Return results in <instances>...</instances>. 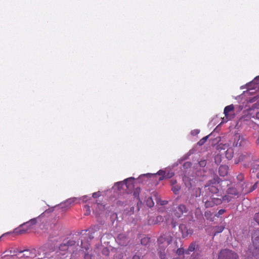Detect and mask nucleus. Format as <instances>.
Wrapping results in <instances>:
<instances>
[{"instance_id": "1", "label": "nucleus", "mask_w": 259, "mask_h": 259, "mask_svg": "<svg viewBox=\"0 0 259 259\" xmlns=\"http://www.w3.org/2000/svg\"><path fill=\"white\" fill-rule=\"evenodd\" d=\"M248 250L254 258L259 259V230H255L252 233L251 243Z\"/></svg>"}, {"instance_id": "2", "label": "nucleus", "mask_w": 259, "mask_h": 259, "mask_svg": "<svg viewBox=\"0 0 259 259\" xmlns=\"http://www.w3.org/2000/svg\"><path fill=\"white\" fill-rule=\"evenodd\" d=\"M172 238L170 232L166 231L163 232L157 239L159 247L165 249L171 243Z\"/></svg>"}, {"instance_id": "3", "label": "nucleus", "mask_w": 259, "mask_h": 259, "mask_svg": "<svg viewBox=\"0 0 259 259\" xmlns=\"http://www.w3.org/2000/svg\"><path fill=\"white\" fill-rule=\"evenodd\" d=\"M218 259H239V256L234 251L228 249H224L220 251L218 254Z\"/></svg>"}, {"instance_id": "4", "label": "nucleus", "mask_w": 259, "mask_h": 259, "mask_svg": "<svg viewBox=\"0 0 259 259\" xmlns=\"http://www.w3.org/2000/svg\"><path fill=\"white\" fill-rule=\"evenodd\" d=\"M36 223V219H31L30 221L23 223V224L21 225L17 229H16V233L19 234H22L30 229L32 228V226L34 225Z\"/></svg>"}, {"instance_id": "5", "label": "nucleus", "mask_w": 259, "mask_h": 259, "mask_svg": "<svg viewBox=\"0 0 259 259\" xmlns=\"http://www.w3.org/2000/svg\"><path fill=\"white\" fill-rule=\"evenodd\" d=\"M218 179L219 178H217V179H214L213 180H210L205 186V187H207V190L211 193L217 194L219 192L218 187L220 186V184Z\"/></svg>"}, {"instance_id": "6", "label": "nucleus", "mask_w": 259, "mask_h": 259, "mask_svg": "<svg viewBox=\"0 0 259 259\" xmlns=\"http://www.w3.org/2000/svg\"><path fill=\"white\" fill-rule=\"evenodd\" d=\"M253 159V154L251 152H244L242 153L238 157V160L236 163L239 162H244L246 164L250 163Z\"/></svg>"}, {"instance_id": "7", "label": "nucleus", "mask_w": 259, "mask_h": 259, "mask_svg": "<svg viewBox=\"0 0 259 259\" xmlns=\"http://www.w3.org/2000/svg\"><path fill=\"white\" fill-rule=\"evenodd\" d=\"M187 211L188 209L185 205L180 204L174 210L173 213L175 217L180 218L182 217L184 213H187Z\"/></svg>"}, {"instance_id": "8", "label": "nucleus", "mask_w": 259, "mask_h": 259, "mask_svg": "<svg viewBox=\"0 0 259 259\" xmlns=\"http://www.w3.org/2000/svg\"><path fill=\"white\" fill-rule=\"evenodd\" d=\"M179 229L183 238H186L189 235L191 236L193 233V230L191 228L188 227L184 224H181L179 226Z\"/></svg>"}, {"instance_id": "9", "label": "nucleus", "mask_w": 259, "mask_h": 259, "mask_svg": "<svg viewBox=\"0 0 259 259\" xmlns=\"http://www.w3.org/2000/svg\"><path fill=\"white\" fill-rule=\"evenodd\" d=\"M246 143V141L239 134H236L234 136L233 146L234 147L243 146Z\"/></svg>"}, {"instance_id": "10", "label": "nucleus", "mask_w": 259, "mask_h": 259, "mask_svg": "<svg viewBox=\"0 0 259 259\" xmlns=\"http://www.w3.org/2000/svg\"><path fill=\"white\" fill-rule=\"evenodd\" d=\"M75 241L74 240H69L66 243H62L59 246L60 254H65V251H67L69 247L74 245Z\"/></svg>"}, {"instance_id": "11", "label": "nucleus", "mask_w": 259, "mask_h": 259, "mask_svg": "<svg viewBox=\"0 0 259 259\" xmlns=\"http://www.w3.org/2000/svg\"><path fill=\"white\" fill-rule=\"evenodd\" d=\"M234 110V107L232 104L227 106L225 108L224 113L225 114L227 121L231 119V118L233 117L232 114L230 113V112H233Z\"/></svg>"}, {"instance_id": "12", "label": "nucleus", "mask_w": 259, "mask_h": 259, "mask_svg": "<svg viewBox=\"0 0 259 259\" xmlns=\"http://www.w3.org/2000/svg\"><path fill=\"white\" fill-rule=\"evenodd\" d=\"M250 183L249 182H244L243 183H240V190L241 194H246L249 193V188Z\"/></svg>"}, {"instance_id": "13", "label": "nucleus", "mask_w": 259, "mask_h": 259, "mask_svg": "<svg viewBox=\"0 0 259 259\" xmlns=\"http://www.w3.org/2000/svg\"><path fill=\"white\" fill-rule=\"evenodd\" d=\"M79 200L80 199L77 197L70 198L66 200L62 205L69 207L75 204L79 203Z\"/></svg>"}, {"instance_id": "14", "label": "nucleus", "mask_w": 259, "mask_h": 259, "mask_svg": "<svg viewBox=\"0 0 259 259\" xmlns=\"http://www.w3.org/2000/svg\"><path fill=\"white\" fill-rule=\"evenodd\" d=\"M117 239L118 243L122 246L126 245L128 242V239L124 234H119L117 236Z\"/></svg>"}, {"instance_id": "15", "label": "nucleus", "mask_w": 259, "mask_h": 259, "mask_svg": "<svg viewBox=\"0 0 259 259\" xmlns=\"http://www.w3.org/2000/svg\"><path fill=\"white\" fill-rule=\"evenodd\" d=\"M229 167L226 165H221L219 168V174L221 177H225L228 173Z\"/></svg>"}, {"instance_id": "16", "label": "nucleus", "mask_w": 259, "mask_h": 259, "mask_svg": "<svg viewBox=\"0 0 259 259\" xmlns=\"http://www.w3.org/2000/svg\"><path fill=\"white\" fill-rule=\"evenodd\" d=\"M227 192L228 195H232L234 196H236L237 197H239L241 195L240 189L238 190L236 189V188L233 187L229 188L227 190Z\"/></svg>"}, {"instance_id": "17", "label": "nucleus", "mask_w": 259, "mask_h": 259, "mask_svg": "<svg viewBox=\"0 0 259 259\" xmlns=\"http://www.w3.org/2000/svg\"><path fill=\"white\" fill-rule=\"evenodd\" d=\"M157 174L162 176V177L159 178V181H161V180H162L166 178H169L172 177L173 175H174L173 173L168 174L167 175H166L165 171H163V170H159L158 171V172H157Z\"/></svg>"}, {"instance_id": "18", "label": "nucleus", "mask_w": 259, "mask_h": 259, "mask_svg": "<svg viewBox=\"0 0 259 259\" xmlns=\"http://www.w3.org/2000/svg\"><path fill=\"white\" fill-rule=\"evenodd\" d=\"M196 243L195 242H192L189 246L187 249L185 250V254H189L190 252L194 251L197 246Z\"/></svg>"}, {"instance_id": "19", "label": "nucleus", "mask_w": 259, "mask_h": 259, "mask_svg": "<svg viewBox=\"0 0 259 259\" xmlns=\"http://www.w3.org/2000/svg\"><path fill=\"white\" fill-rule=\"evenodd\" d=\"M203 202L204 203L205 206L207 208L211 207L215 205L211 198L209 200H206V198H203Z\"/></svg>"}, {"instance_id": "20", "label": "nucleus", "mask_w": 259, "mask_h": 259, "mask_svg": "<svg viewBox=\"0 0 259 259\" xmlns=\"http://www.w3.org/2000/svg\"><path fill=\"white\" fill-rule=\"evenodd\" d=\"M81 247L82 249H84L87 251L90 247V244L88 241H86L85 237L84 239L81 240Z\"/></svg>"}, {"instance_id": "21", "label": "nucleus", "mask_w": 259, "mask_h": 259, "mask_svg": "<svg viewBox=\"0 0 259 259\" xmlns=\"http://www.w3.org/2000/svg\"><path fill=\"white\" fill-rule=\"evenodd\" d=\"M134 179L133 178H130L124 180V183L127 188H132L134 187L133 181Z\"/></svg>"}, {"instance_id": "22", "label": "nucleus", "mask_w": 259, "mask_h": 259, "mask_svg": "<svg viewBox=\"0 0 259 259\" xmlns=\"http://www.w3.org/2000/svg\"><path fill=\"white\" fill-rule=\"evenodd\" d=\"M234 150L232 148H227L226 151V157L228 159H231L233 157Z\"/></svg>"}, {"instance_id": "23", "label": "nucleus", "mask_w": 259, "mask_h": 259, "mask_svg": "<svg viewBox=\"0 0 259 259\" xmlns=\"http://www.w3.org/2000/svg\"><path fill=\"white\" fill-rule=\"evenodd\" d=\"M211 198L213 200V203L215 205L220 204L222 203L221 196H220V197H215L212 196V197H211Z\"/></svg>"}, {"instance_id": "24", "label": "nucleus", "mask_w": 259, "mask_h": 259, "mask_svg": "<svg viewBox=\"0 0 259 259\" xmlns=\"http://www.w3.org/2000/svg\"><path fill=\"white\" fill-rule=\"evenodd\" d=\"M225 229V227L223 226L216 227L214 229V235H216L217 234L221 233Z\"/></svg>"}, {"instance_id": "25", "label": "nucleus", "mask_w": 259, "mask_h": 259, "mask_svg": "<svg viewBox=\"0 0 259 259\" xmlns=\"http://www.w3.org/2000/svg\"><path fill=\"white\" fill-rule=\"evenodd\" d=\"M209 135L206 136L203 138H202L198 143L197 144L199 146L203 145L206 141L207 140Z\"/></svg>"}, {"instance_id": "26", "label": "nucleus", "mask_w": 259, "mask_h": 259, "mask_svg": "<svg viewBox=\"0 0 259 259\" xmlns=\"http://www.w3.org/2000/svg\"><path fill=\"white\" fill-rule=\"evenodd\" d=\"M180 190V187L178 185L173 186L171 188V190L175 194H177L179 193V192Z\"/></svg>"}, {"instance_id": "27", "label": "nucleus", "mask_w": 259, "mask_h": 259, "mask_svg": "<svg viewBox=\"0 0 259 259\" xmlns=\"http://www.w3.org/2000/svg\"><path fill=\"white\" fill-rule=\"evenodd\" d=\"M150 238L148 237H144L141 239V243L143 245H146L149 242Z\"/></svg>"}, {"instance_id": "28", "label": "nucleus", "mask_w": 259, "mask_h": 259, "mask_svg": "<svg viewBox=\"0 0 259 259\" xmlns=\"http://www.w3.org/2000/svg\"><path fill=\"white\" fill-rule=\"evenodd\" d=\"M221 198H222V202L226 201L227 202H230L232 199V198L229 195H225L224 196H221Z\"/></svg>"}, {"instance_id": "29", "label": "nucleus", "mask_w": 259, "mask_h": 259, "mask_svg": "<svg viewBox=\"0 0 259 259\" xmlns=\"http://www.w3.org/2000/svg\"><path fill=\"white\" fill-rule=\"evenodd\" d=\"M251 170L253 173H257V172H259V164L254 165L251 168Z\"/></svg>"}, {"instance_id": "30", "label": "nucleus", "mask_w": 259, "mask_h": 259, "mask_svg": "<svg viewBox=\"0 0 259 259\" xmlns=\"http://www.w3.org/2000/svg\"><path fill=\"white\" fill-rule=\"evenodd\" d=\"M176 253L178 255H181L185 253V250L183 248H179L176 251Z\"/></svg>"}, {"instance_id": "31", "label": "nucleus", "mask_w": 259, "mask_h": 259, "mask_svg": "<svg viewBox=\"0 0 259 259\" xmlns=\"http://www.w3.org/2000/svg\"><path fill=\"white\" fill-rule=\"evenodd\" d=\"M140 191V189L139 188H137L134 192V196L135 198L137 199H139V193Z\"/></svg>"}, {"instance_id": "32", "label": "nucleus", "mask_w": 259, "mask_h": 259, "mask_svg": "<svg viewBox=\"0 0 259 259\" xmlns=\"http://www.w3.org/2000/svg\"><path fill=\"white\" fill-rule=\"evenodd\" d=\"M147 204L150 207H151L154 205V203L151 198H148L147 199Z\"/></svg>"}, {"instance_id": "33", "label": "nucleus", "mask_w": 259, "mask_h": 259, "mask_svg": "<svg viewBox=\"0 0 259 259\" xmlns=\"http://www.w3.org/2000/svg\"><path fill=\"white\" fill-rule=\"evenodd\" d=\"M237 179L238 181H239L240 183L243 182V181L244 179V175L240 173L237 176Z\"/></svg>"}, {"instance_id": "34", "label": "nucleus", "mask_w": 259, "mask_h": 259, "mask_svg": "<svg viewBox=\"0 0 259 259\" xmlns=\"http://www.w3.org/2000/svg\"><path fill=\"white\" fill-rule=\"evenodd\" d=\"M257 187V182H256L255 183H254L252 186H250V188H249V193H251V192H252L253 191H254V190H255Z\"/></svg>"}, {"instance_id": "35", "label": "nucleus", "mask_w": 259, "mask_h": 259, "mask_svg": "<svg viewBox=\"0 0 259 259\" xmlns=\"http://www.w3.org/2000/svg\"><path fill=\"white\" fill-rule=\"evenodd\" d=\"M84 209H85V213H84V214L85 215H88L90 214L91 213V210H90V206L88 205H85L84 206Z\"/></svg>"}, {"instance_id": "36", "label": "nucleus", "mask_w": 259, "mask_h": 259, "mask_svg": "<svg viewBox=\"0 0 259 259\" xmlns=\"http://www.w3.org/2000/svg\"><path fill=\"white\" fill-rule=\"evenodd\" d=\"M259 108V103L257 102L252 105L251 108L249 110V112H250L252 110L255 109Z\"/></svg>"}, {"instance_id": "37", "label": "nucleus", "mask_w": 259, "mask_h": 259, "mask_svg": "<svg viewBox=\"0 0 259 259\" xmlns=\"http://www.w3.org/2000/svg\"><path fill=\"white\" fill-rule=\"evenodd\" d=\"M249 114L253 118L259 119V111L256 112L255 114H252V113L249 112Z\"/></svg>"}, {"instance_id": "38", "label": "nucleus", "mask_w": 259, "mask_h": 259, "mask_svg": "<svg viewBox=\"0 0 259 259\" xmlns=\"http://www.w3.org/2000/svg\"><path fill=\"white\" fill-rule=\"evenodd\" d=\"M212 215V213L210 211H208V212L206 211L204 213V215L206 218V219L207 220H209L211 221H212L213 219H209V217H211Z\"/></svg>"}, {"instance_id": "39", "label": "nucleus", "mask_w": 259, "mask_h": 259, "mask_svg": "<svg viewBox=\"0 0 259 259\" xmlns=\"http://www.w3.org/2000/svg\"><path fill=\"white\" fill-rule=\"evenodd\" d=\"M199 165L200 167H204L206 165V161L205 160H201L199 162Z\"/></svg>"}, {"instance_id": "40", "label": "nucleus", "mask_w": 259, "mask_h": 259, "mask_svg": "<svg viewBox=\"0 0 259 259\" xmlns=\"http://www.w3.org/2000/svg\"><path fill=\"white\" fill-rule=\"evenodd\" d=\"M229 146L228 144H224L222 145L221 144L218 145V149H224L225 150L226 148H227Z\"/></svg>"}, {"instance_id": "41", "label": "nucleus", "mask_w": 259, "mask_h": 259, "mask_svg": "<svg viewBox=\"0 0 259 259\" xmlns=\"http://www.w3.org/2000/svg\"><path fill=\"white\" fill-rule=\"evenodd\" d=\"M254 220L259 225V212L256 213L254 216Z\"/></svg>"}, {"instance_id": "42", "label": "nucleus", "mask_w": 259, "mask_h": 259, "mask_svg": "<svg viewBox=\"0 0 259 259\" xmlns=\"http://www.w3.org/2000/svg\"><path fill=\"white\" fill-rule=\"evenodd\" d=\"M259 98V97H258L257 96H254L252 98H251V99H249V102L250 103H253V102H254L255 101H256Z\"/></svg>"}, {"instance_id": "43", "label": "nucleus", "mask_w": 259, "mask_h": 259, "mask_svg": "<svg viewBox=\"0 0 259 259\" xmlns=\"http://www.w3.org/2000/svg\"><path fill=\"white\" fill-rule=\"evenodd\" d=\"M226 211L225 209H222L219 210L218 213L216 214L217 217H219L220 215L223 214Z\"/></svg>"}, {"instance_id": "44", "label": "nucleus", "mask_w": 259, "mask_h": 259, "mask_svg": "<svg viewBox=\"0 0 259 259\" xmlns=\"http://www.w3.org/2000/svg\"><path fill=\"white\" fill-rule=\"evenodd\" d=\"M84 259H92V255L89 253H84Z\"/></svg>"}, {"instance_id": "45", "label": "nucleus", "mask_w": 259, "mask_h": 259, "mask_svg": "<svg viewBox=\"0 0 259 259\" xmlns=\"http://www.w3.org/2000/svg\"><path fill=\"white\" fill-rule=\"evenodd\" d=\"M100 196V192H95L93 194V198H98L99 197V196Z\"/></svg>"}, {"instance_id": "46", "label": "nucleus", "mask_w": 259, "mask_h": 259, "mask_svg": "<svg viewBox=\"0 0 259 259\" xmlns=\"http://www.w3.org/2000/svg\"><path fill=\"white\" fill-rule=\"evenodd\" d=\"M170 184L171 186H176V184H177V181L176 180H175V179H171L170 181Z\"/></svg>"}, {"instance_id": "47", "label": "nucleus", "mask_w": 259, "mask_h": 259, "mask_svg": "<svg viewBox=\"0 0 259 259\" xmlns=\"http://www.w3.org/2000/svg\"><path fill=\"white\" fill-rule=\"evenodd\" d=\"M103 252L106 255H108L109 252L107 248H105L103 250Z\"/></svg>"}, {"instance_id": "48", "label": "nucleus", "mask_w": 259, "mask_h": 259, "mask_svg": "<svg viewBox=\"0 0 259 259\" xmlns=\"http://www.w3.org/2000/svg\"><path fill=\"white\" fill-rule=\"evenodd\" d=\"M190 259H198V257L195 256V254L193 253L191 256Z\"/></svg>"}, {"instance_id": "49", "label": "nucleus", "mask_w": 259, "mask_h": 259, "mask_svg": "<svg viewBox=\"0 0 259 259\" xmlns=\"http://www.w3.org/2000/svg\"><path fill=\"white\" fill-rule=\"evenodd\" d=\"M132 259H141L139 255H134L132 258Z\"/></svg>"}, {"instance_id": "50", "label": "nucleus", "mask_w": 259, "mask_h": 259, "mask_svg": "<svg viewBox=\"0 0 259 259\" xmlns=\"http://www.w3.org/2000/svg\"><path fill=\"white\" fill-rule=\"evenodd\" d=\"M25 252H27V253L26 254H24V255L26 257H29V254H30V252H29V251L28 250H25Z\"/></svg>"}, {"instance_id": "51", "label": "nucleus", "mask_w": 259, "mask_h": 259, "mask_svg": "<svg viewBox=\"0 0 259 259\" xmlns=\"http://www.w3.org/2000/svg\"><path fill=\"white\" fill-rule=\"evenodd\" d=\"M198 130H194L192 132V134H197L198 133Z\"/></svg>"}, {"instance_id": "52", "label": "nucleus", "mask_w": 259, "mask_h": 259, "mask_svg": "<svg viewBox=\"0 0 259 259\" xmlns=\"http://www.w3.org/2000/svg\"><path fill=\"white\" fill-rule=\"evenodd\" d=\"M43 250H44V249H43V248H42V247H41V248H39V249H38V250L39 255H40V253H39V252H40L41 251H43Z\"/></svg>"}, {"instance_id": "53", "label": "nucleus", "mask_w": 259, "mask_h": 259, "mask_svg": "<svg viewBox=\"0 0 259 259\" xmlns=\"http://www.w3.org/2000/svg\"><path fill=\"white\" fill-rule=\"evenodd\" d=\"M160 258H161V259H164L165 258V254H162V252H161Z\"/></svg>"}, {"instance_id": "54", "label": "nucleus", "mask_w": 259, "mask_h": 259, "mask_svg": "<svg viewBox=\"0 0 259 259\" xmlns=\"http://www.w3.org/2000/svg\"><path fill=\"white\" fill-rule=\"evenodd\" d=\"M256 143L257 145H259V137H258L257 139L256 140Z\"/></svg>"}, {"instance_id": "55", "label": "nucleus", "mask_w": 259, "mask_h": 259, "mask_svg": "<svg viewBox=\"0 0 259 259\" xmlns=\"http://www.w3.org/2000/svg\"><path fill=\"white\" fill-rule=\"evenodd\" d=\"M256 177L257 178H259V171L256 173Z\"/></svg>"}, {"instance_id": "56", "label": "nucleus", "mask_w": 259, "mask_h": 259, "mask_svg": "<svg viewBox=\"0 0 259 259\" xmlns=\"http://www.w3.org/2000/svg\"><path fill=\"white\" fill-rule=\"evenodd\" d=\"M188 164V165H189L190 164V162H187V163H185V164Z\"/></svg>"}, {"instance_id": "57", "label": "nucleus", "mask_w": 259, "mask_h": 259, "mask_svg": "<svg viewBox=\"0 0 259 259\" xmlns=\"http://www.w3.org/2000/svg\"><path fill=\"white\" fill-rule=\"evenodd\" d=\"M172 225H173V226H174V227H175V224L174 223H172Z\"/></svg>"}, {"instance_id": "58", "label": "nucleus", "mask_w": 259, "mask_h": 259, "mask_svg": "<svg viewBox=\"0 0 259 259\" xmlns=\"http://www.w3.org/2000/svg\"><path fill=\"white\" fill-rule=\"evenodd\" d=\"M45 257V255H44V256H41V257H40V258H42L43 257Z\"/></svg>"}, {"instance_id": "59", "label": "nucleus", "mask_w": 259, "mask_h": 259, "mask_svg": "<svg viewBox=\"0 0 259 259\" xmlns=\"http://www.w3.org/2000/svg\"><path fill=\"white\" fill-rule=\"evenodd\" d=\"M259 78V76H257V77H256L255 78V79H256V78Z\"/></svg>"}]
</instances>
